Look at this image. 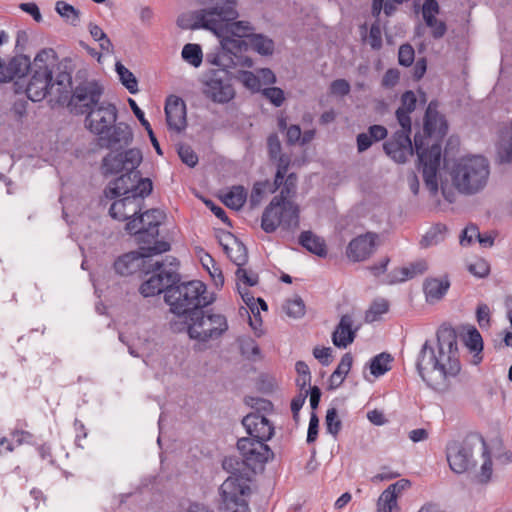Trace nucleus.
Returning a JSON list of instances; mask_svg holds the SVG:
<instances>
[{
  "label": "nucleus",
  "mask_w": 512,
  "mask_h": 512,
  "mask_svg": "<svg viewBox=\"0 0 512 512\" xmlns=\"http://www.w3.org/2000/svg\"><path fill=\"white\" fill-rule=\"evenodd\" d=\"M416 369L422 380L435 391L444 392L451 379L460 370L457 336L454 330L443 328L437 331V341L432 345L425 341L416 360Z\"/></svg>",
  "instance_id": "nucleus-1"
},
{
  "label": "nucleus",
  "mask_w": 512,
  "mask_h": 512,
  "mask_svg": "<svg viewBox=\"0 0 512 512\" xmlns=\"http://www.w3.org/2000/svg\"><path fill=\"white\" fill-rule=\"evenodd\" d=\"M56 65L57 59L53 49H43L37 53L26 88L30 100L38 102L52 93L61 95L71 86V75L68 72H55Z\"/></svg>",
  "instance_id": "nucleus-2"
},
{
  "label": "nucleus",
  "mask_w": 512,
  "mask_h": 512,
  "mask_svg": "<svg viewBox=\"0 0 512 512\" xmlns=\"http://www.w3.org/2000/svg\"><path fill=\"white\" fill-rule=\"evenodd\" d=\"M117 109L115 105L102 101L96 108L87 113L86 127L99 138V145L103 148L115 146H128L133 133L129 125L120 122L116 124Z\"/></svg>",
  "instance_id": "nucleus-3"
},
{
  "label": "nucleus",
  "mask_w": 512,
  "mask_h": 512,
  "mask_svg": "<svg viewBox=\"0 0 512 512\" xmlns=\"http://www.w3.org/2000/svg\"><path fill=\"white\" fill-rule=\"evenodd\" d=\"M165 302L170 311L177 316H186L198 312L213 302L208 295L206 285L199 280L172 284L165 292Z\"/></svg>",
  "instance_id": "nucleus-4"
},
{
  "label": "nucleus",
  "mask_w": 512,
  "mask_h": 512,
  "mask_svg": "<svg viewBox=\"0 0 512 512\" xmlns=\"http://www.w3.org/2000/svg\"><path fill=\"white\" fill-rule=\"evenodd\" d=\"M454 187L462 194L473 195L487 185L490 167L483 156H469L459 159L451 170Z\"/></svg>",
  "instance_id": "nucleus-5"
},
{
  "label": "nucleus",
  "mask_w": 512,
  "mask_h": 512,
  "mask_svg": "<svg viewBox=\"0 0 512 512\" xmlns=\"http://www.w3.org/2000/svg\"><path fill=\"white\" fill-rule=\"evenodd\" d=\"M228 329L226 316L211 309L192 313L186 322L187 334L200 350L207 349L210 343L218 341Z\"/></svg>",
  "instance_id": "nucleus-6"
},
{
  "label": "nucleus",
  "mask_w": 512,
  "mask_h": 512,
  "mask_svg": "<svg viewBox=\"0 0 512 512\" xmlns=\"http://www.w3.org/2000/svg\"><path fill=\"white\" fill-rule=\"evenodd\" d=\"M299 213L298 205L286 196L277 195L265 208L261 227L266 233H273L277 228L293 233L299 227Z\"/></svg>",
  "instance_id": "nucleus-7"
},
{
  "label": "nucleus",
  "mask_w": 512,
  "mask_h": 512,
  "mask_svg": "<svg viewBox=\"0 0 512 512\" xmlns=\"http://www.w3.org/2000/svg\"><path fill=\"white\" fill-rule=\"evenodd\" d=\"M250 494L249 478L232 472L219 488L221 512H250L247 501Z\"/></svg>",
  "instance_id": "nucleus-8"
},
{
  "label": "nucleus",
  "mask_w": 512,
  "mask_h": 512,
  "mask_svg": "<svg viewBox=\"0 0 512 512\" xmlns=\"http://www.w3.org/2000/svg\"><path fill=\"white\" fill-rule=\"evenodd\" d=\"M414 146L422 166L425 186L432 195H436L438 192L437 174L441 164V145L433 143L428 149H424L422 136L415 134Z\"/></svg>",
  "instance_id": "nucleus-9"
},
{
  "label": "nucleus",
  "mask_w": 512,
  "mask_h": 512,
  "mask_svg": "<svg viewBox=\"0 0 512 512\" xmlns=\"http://www.w3.org/2000/svg\"><path fill=\"white\" fill-rule=\"evenodd\" d=\"M477 445L481 446L485 455L486 442L477 435L469 436L462 442H453L447 447V461L453 472L462 474L476 465L473 450Z\"/></svg>",
  "instance_id": "nucleus-10"
},
{
  "label": "nucleus",
  "mask_w": 512,
  "mask_h": 512,
  "mask_svg": "<svg viewBox=\"0 0 512 512\" xmlns=\"http://www.w3.org/2000/svg\"><path fill=\"white\" fill-rule=\"evenodd\" d=\"M215 4L214 18L222 17L220 13L225 9H230L233 13L232 16L226 17L221 23L220 30L213 31L216 36H223L231 34L238 38L249 41L251 36L255 33L254 26L248 21H237L239 13L237 11V0H211Z\"/></svg>",
  "instance_id": "nucleus-11"
},
{
  "label": "nucleus",
  "mask_w": 512,
  "mask_h": 512,
  "mask_svg": "<svg viewBox=\"0 0 512 512\" xmlns=\"http://www.w3.org/2000/svg\"><path fill=\"white\" fill-rule=\"evenodd\" d=\"M200 4L203 6L201 9L178 18L177 24L179 27L190 30L205 29L213 33V31L220 30L223 19L232 16L233 13L230 9H225L220 13L222 17L216 20L214 18L215 4H212L211 0H200Z\"/></svg>",
  "instance_id": "nucleus-12"
},
{
  "label": "nucleus",
  "mask_w": 512,
  "mask_h": 512,
  "mask_svg": "<svg viewBox=\"0 0 512 512\" xmlns=\"http://www.w3.org/2000/svg\"><path fill=\"white\" fill-rule=\"evenodd\" d=\"M177 265L176 258H171L168 267L165 266L164 262L156 261L153 264V271L155 273L142 283L140 293L144 297H152L162 292L165 293L172 284L179 280V275L176 271Z\"/></svg>",
  "instance_id": "nucleus-13"
},
{
  "label": "nucleus",
  "mask_w": 512,
  "mask_h": 512,
  "mask_svg": "<svg viewBox=\"0 0 512 512\" xmlns=\"http://www.w3.org/2000/svg\"><path fill=\"white\" fill-rule=\"evenodd\" d=\"M204 95L215 103L230 102L235 96L231 76L226 69H210L203 80Z\"/></svg>",
  "instance_id": "nucleus-14"
},
{
  "label": "nucleus",
  "mask_w": 512,
  "mask_h": 512,
  "mask_svg": "<svg viewBox=\"0 0 512 512\" xmlns=\"http://www.w3.org/2000/svg\"><path fill=\"white\" fill-rule=\"evenodd\" d=\"M152 181L148 178H141L140 173L135 177L133 174H123L110 183L105 190L106 197L115 198L121 194L137 197L142 206L144 197L152 192Z\"/></svg>",
  "instance_id": "nucleus-15"
},
{
  "label": "nucleus",
  "mask_w": 512,
  "mask_h": 512,
  "mask_svg": "<svg viewBox=\"0 0 512 512\" xmlns=\"http://www.w3.org/2000/svg\"><path fill=\"white\" fill-rule=\"evenodd\" d=\"M163 218L161 210L150 209L128 221L125 229L129 234L137 236L139 242L149 243L158 237Z\"/></svg>",
  "instance_id": "nucleus-16"
},
{
  "label": "nucleus",
  "mask_w": 512,
  "mask_h": 512,
  "mask_svg": "<svg viewBox=\"0 0 512 512\" xmlns=\"http://www.w3.org/2000/svg\"><path fill=\"white\" fill-rule=\"evenodd\" d=\"M103 87L97 81H85L77 85L72 93L69 106L76 114H87L101 102Z\"/></svg>",
  "instance_id": "nucleus-17"
},
{
  "label": "nucleus",
  "mask_w": 512,
  "mask_h": 512,
  "mask_svg": "<svg viewBox=\"0 0 512 512\" xmlns=\"http://www.w3.org/2000/svg\"><path fill=\"white\" fill-rule=\"evenodd\" d=\"M142 161V153L138 149H129L123 153H109L103 158L102 169L104 174H118L126 171V174L138 176L136 168Z\"/></svg>",
  "instance_id": "nucleus-18"
},
{
  "label": "nucleus",
  "mask_w": 512,
  "mask_h": 512,
  "mask_svg": "<svg viewBox=\"0 0 512 512\" xmlns=\"http://www.w3.org/2000/svg\"><path fill=\"white\" fill-rule=\"evenodd\" d=\"M237 448L243 457V462L253 469L256 465L267 462L273 455L266 442L253 438L239 439Z\"/></svg>",
  "instance_id": "nucleus-19"
},
{
  "label": "nucleus",
  "mask_w": 512,
  "mask_h": 512,
  "mask_svg": "<svg viewBox=\"0 0 512 512\" xmlns=\"http://www.w3.org/2000/svg\"><path fill=\"white\" fill-rule=\"evenodd\" d=\"M410 133L411 131L401 128L383 144L385 153L396 163H405L413 155Z\"/></svg>",
  "instance_id": "nucleus-20"
},
{
  "label": "nucleus",
  "mask_w": 512,
  "mask_h": 512,
  "mask_svg": "<svg viewBox=\"0 0 512 512\" xmlns=\"http://www.w3.org/2000/svg\"><path fill=\"white\" fill-rule=\"evenodd\" d=\"M243 426L246 428L249 438L266 442L271 439L274 428L269 420L259 412L246 415L242 420Z\"/></svg>",
  "instance_id": "nucleus-21"
},
{
  "label": "nucleus",
  "mask_w": 512,
  "mask_h": 512,
  "mask_svg": "<svg viewBox=\"0 0 512 512\" xmlns=\"http://www.w3.org/2000/svg\"><path fill=\"white\" fill-rule=\"evenodd\" d=\"M165 114L170 130L179 133L186 128V105L181 98L177 96L168 97L165 104Z\"/></svg>",
  "instance_id": "nucleus-22"
},
{
  "label": "nucleus",
  "mask_w": 512,
  "mask_h": 512,
  "mask_svg": "<svg viewBox=\"0 0 512 512\" xmlns=\"http://www.w3.org/2000/svg\"><path fill=\"white\" fill-rule=\"evenodd\" d=\"M377 235L368 232L351 240L347 247V256L354 262L366 260L375 249Z\"/></svg>",
  "instance_id": "nucleus-23"
},
{
  "label": "nucleus",
  "mask_w": 512,
  "mask_h": 512,
  "mask_svg": "<svg viewBox=\"0 0 512 512\" xmlns=\"http://www.w3.org/2000/svg\"><path fill=\"white\" fill-rule=\"evenodd\" d=\"M358 330L359 326H354L353 316L343 315L332 333L333 344L338 348H346L354 341Z\"/></svg>",
  "instance_id": "nucleus-24"
},
{
  "label": "nucleus",
  "mask_w": 512,
  "mask_h": 512,
  "mask_svg": "<svg viewBox=\"0 0 512 512\" xmlns=\"http://www.w3.org/2000/svg\"><path fill=\"white\" fill-rule=\"evenodd\" d=\"M30 58L26 55H16L7 63L2 62L0 69V82H9L14 78H21L32 68Z\"/></svg>",
  "instance_id": "nucleus-25"
},
{
  "label": "nucleus",
  "mask_w": 512,
  "mask_h": 512,
  "mask_svg": "<svg viewBox=\"0 0 512 512\" xmlns=\"http://www.w3.org/2000/svg\"><path fill=\"white\" fill-rule=\"evenodd\" d=\"M219 244L237 267H242L247 263L248 253L245 245L231 233L223 234L219 238Z\"/></svg>",
  "instance_id": "nucleus-26"
},
{
  "label": "nucleus",
  "mask_w": 512,
  "mask_h": 512,
  "mask_svg": "<svg viewBox=\"0 0 512 512\" xmlns=\"http://www.w3.org/2000/svg\"><path fill=\"white\" fill-rule=\"evenodd\" d=\"M124 197L112 203L109 214L113 219L124 221L136 216L142 206L139 204L137 197L122 194Z\"/></svg>",
  "instance_id": "nucleus-27"
},
{
  "label": "nucleus",
  "mask_w": 512,
  "mask_h": 512,
  "mask_svg": "<svg viewBox=\"0 0 512 512\" xmlns=\"http://www.w3.org/2000/svg\"><path fill=\"white\" fill-rule=\"evenodd\" d=\"M439 9V4L436 0H426L422 5L423 19L427 27L431 29L432 36L435 39L442 38L447 31L445 22L436 18Z\"/></svg>",
  "instance_id": "nucleus-28"
},
{
  "label": "nucleus",
  "mask_w": 512,
  "mask_h": 512,
  "mask_svg": "<svg viewBox=\"0 0 512 512\" xmlns=\"http://www.w3.org/2000/svg\"><path fill=\"white\" fill-rule=\"evenodd\" d=\"M417 98L413 91H406L401 96V105L396 110V118L401 128L411 131V117L416 109Z\"/></svg>",
  "instance_id": "nucleus-29"
},
{
  "label": "nucleus",
  "mask_w": 512,
  "mask_h": 512,
  "mask_svg": "<svg viewBox=\"0 0 512 512\" xmlns=\"http://www.w3.org/2000/svg\"><path fill=\"white\" fill-rule=\"evenodd\" d=\"M450 282L448 278H430L424 282V293L429 302L440 300L448 291Z\"/></svg>",
  "instance_id": "nucleus-30"
},
{
  "label": "nucleus",
  "mask_w": 512,
  "mask_h": 512,
  "mask_svg": "<svg viewBox=\"0 0 512 512\" xmlns=\"http://www.w3.org/2000/svg\"><path fill=\"white\" fill-rule=\"evenodd\" d=\"M299 243L309 252L319 257L327 255L325 241L311 231L302 232L299 236Z\"/></svg>",
  "instance_id": "nucleus-31"
},
{
  "label": "nucleus",
  "mask_w": 512,
  "mask_h": 512,
  "mask_svg": "<svg viewBox=\"0 0 512 512\" xmlns=\"http://www.w3.org/2000/svg\"><path fill=\"white\" fill-rule=\"evenodd\" d=\"M427 269V262L425 260H418L414 263H411L409 266L394 270L391 283L403 282L412 279L415 276L422 275L427 271Z\"/></svg>",
  "instance_id": "nucleus-32"
},
{
  "label": "nucleus",
  "mask_w": 512,
  "mask_h": 512,
  "mask_svg": "<svg viewBox=\"0 0 512 512\" xmlns=\"http://www.w3.org/2000/svg\"><path fill=\"white\" fill-rule=\"evenodd\" d=\"M446 129L447 125L443 117L432 107V103H430L425 113L424 131L428 136H431L436 132L444 134Z\"/></svg>",
  "instance_id": "nucleus-33"
},
{
  "label": "nucleus",
  "mask_w": 512,
  "mask_h": 512,
  "mask_svg": "<svg viewBox=\"0 0 512 512\" xmlns=\"http://www.w3.org/2000/svg\"><path fill=\"white\" fill-rule=\"evenodd\" d=\"M251 48L262 56H270L274 52V41L268 36L254 33L248 41V49Z\"/></svg>",
  "instance_id": "nucleus-34"
},
{
  "label": "nucleus",
  "mask_w": 512,
  "mask_h": 512,
  "mask_svg": "<svg viewBox=\"0 0 512 512\" xmlns=\"http://www.w3.org/2000/svg\"><path fill=\"white\" fill-rule=\"evenodd\" d=\"M221 48L228 53V55H237L248 50V41L242 38L226 34L217 36Z\"/></svg>",
  "instance_id": "nucleus-35"
},
{
  "label": "nucleus",
  "mask_w": 512,
  "mask_h": 512,
  "mask_svg": "<svg viewBox=\"0 0 512 512\" xmlns=\"http://www.w3.org/2000/svg\"><path fill=\"white\" fill-rule=\"evenodd\" d=\"M139 260L140 258L135 253L125 254L114 262V269L121 276L130 275L138 269Z\"/></svg>",
  "instance_id": "nucleus-36"
},
{
  "label": "nucleus",
  "mask_w": 512,
  "mask_h": 512,
  "mask_svg": "<svg viewBox=\"0 0 512 512\" xmlns=\"http://www.w3.org/2000/svg\"><path fill=\"white\" fill-rule=\"evenodd\" d=\"M247 192L242 186H233L222 196V202L229 208L239 210L246 202Z\"/></svg>",
  "instance_id": "nucleus-37"
},
{
  "label": "nucleus",
  "mask_w": 512,
  "mask_h": 512,
  "mask_svg": "<svg viewBox=\"0 0 512 512\" xmlns=\"http://www.w3.org/2000/svg\"><path fill=\"white\" fill-rule=\"evenodd\" d=\"M446 226L442 224H436L432 226L422 237L420 246L422 248H428L439 244L445 239Z\"/></svg>",
  "instance_id": "nucleus-38"
},
{
  "label": "nucleus",
  "mask_w": 512,
  "mask_h": 512,
  "mask_svg": "<svg viewBox=\"0 0 512 512\" xmlns=\"http://www.w3.org/2000/svg\"><path fill=\"white\" fill-rule=\"evenodd\" d=\"M205 60L208 64L218 67L217 69L228 70L234 65L233 59L221 47L216 51L206 54Z\"/></svg>",
  "instance_id": "nucleus-39"
},
{
  "label": "nucleus",
  "mask_w": 512,
  "mask_h": 512,
  "mask_svg": "<svg viewBox=\"0 0 512 512\" xmlns=\"http://www.w3.org/2000/svg\"><path fill=\"white\" fill-rule=\"evenodd\" d=\"M392 357L388 353H380L370 361V372L375 377L384 375L391 369Z\"/></svg>",
  "instance_id": "nucleus-40"
},
{
  "label": "nucleus",
  "mask_w": 512,
  "mask_h": 512,
  "mask_svg": "<svg viewBox=\"0 0 512 512\" xmlns=\"http://www.w3.org/2000/svg\"><path fill=\"white\" fill-rule=\"evenodd\" d=\"M116 72L123 86L131 93L135 94L138 92V81L134 74L127 69L121 62H117L115 65Z\"/></svg>",
  "instance_id": "nucleus-41"
},
{
  "label": "nucleus",
  "mask_w": 512,
  "mask_h": 512,
  "mask_svg": "<svg viewBox=\"0 0 512 512\" xmlns=\"http://www.w3.org/2000/svg\"><path fill=\"white\" fill-rule=\"evenodd\" d=\"M55 10L66 22L73 26H76L80 21L79 10L65 1H57L55 4Z\"/></svg>",
  "instance_id": "nucleus-42"
},
{
  "label": "nucleus",
  "mask_w": 512,
  "mask_h": 512,
  "mask_svg": "<svg viewBox=\"0 0 512 512\" xmlns=\"http://www.w3.org/2000/svg\"><path fill=\"white\" fill-rule=\"evenodd\" d=\"M388 309L389 304L387 300L383 298L374 300L365 313V321L367 323L378 321L383 314L388 312Z\"/></svg>",
  "instance_id": "nucleus-43"
},
{
  "label": "nucleus",
  "mask_w": 512,
  "mask_h": 512,
  "mask_svg": "<svg viewBox=\"0 0 512 512\" xmlns=\"http://www.w3.org/2000/svg\"><path fill=\"white\" fill-rule=\"evenodd\" d=\"M181 54L182 58L194 67H199L202 63L203 53L198 44H186Z\"/></svg>",
  "instance_id": "nucleus-44"
},
{
  "label": "nucleus",
  "mask_w": 512,
  "mask_h": 512,
  "mask_svg": "<svg viewBox=\"0 0 512 512\" xmlns=\"http://www.w3.org/2000/svg\"><path fill=\"white\" fill-rule=\"evenodd\" d=\"M394 494L389 490H384L377 501V512H393L398 510V502Z\"/></svg>",
  "instance_id": "nucleus-45"
},
{
  "label": "nucleus",
  "mask_w": 512,
  "mask_h": 512,
  "mask_svg": "<svg viewBox=\"0 0 512 512\" xmlns=\"http://www.w3.org/2000/svg\"><path fill=\"white\" fill-rule=\"evenodd\" d=\"M283 309L292 318H300L305 314V304L299 296L287 299Z\"/></svg>",
  "instance_id": "nucleus-46"
},
{
  "label": "nucleus",
  "mask_w": 512,
  "mask_h": 512,
  "mask_svg": "<svg viewBox=\"0 0 512 512\" xmlns=\"http://www.w3.org/2000/svg\"><path fill=\"white\" fill-rule=\"evenodd\" d=\"M238 342L241 354L246 358H254L260 354L259 346L253 338L249 336L240 337Z\"/></svg>",
  "instance_id": "nucleus-47"
},
{
  "label": "nucleus",
  "mask_w": 512,
  "mask_h": 512,
  "mask_svg": "<svg viewBox=\"0 0 512 512\" xmlns=\"http://www.w3.org/2000/svg\"><path fill=\"white\" fill-rule=\"evenodd\" d=\"M325 424L326 430L329 434L336 436L340 432L342 428V422L338 417L336 408H330L327 410Z\"/></svg>",
  "instance_id": "nucleus-48"
},
{
  "label": "nucleus",
  "mask_w": 512,
  "mask_h": 512,
  "mask_svg": "<svg viewBox=\"0 0 512 512\" xmlns=\"http://www.w3.org/2000/svg\"><path fill=\"white\" fill-rule=\"evenodd\" d=\"M466 346L473 352H480L483 349V340L479 331L472 327L467 331L465 338Z\"/></svg>",
  "instance_id": "nucleus-49"
},
{
  "label": "nucleus",
  "mask_w": 512,
  "mask_h": 512,
  "mask_svg": "<svg viewBox=\"0 0 512 512\" xmlns=\"http://www.w3.org/2000/svg\"><path fill=\"white\" fill-rule=\"evenodd\" d=\"M170 250V244L166 241H155L152 246L141 247V257L148 258Z\"/></svg>",
  "instance_id": "nucleus-50"
},
{
  "label": "nucleus",
  "mask_w": 512,
  "mask_h": 512,
  "mask_svg": "<svg viewBox=\"0 0 512 512\" xmlns=\"http://www.w3.org/2000/svg\"><path fill=\"white\" fill-rule=\"evenodd\" d=\"M382 10H384L386 16H391L395 12L396 7L388 0H373L372 15L378 18Z\"/></svg>",
  "instance_id": "nucleus-51"
},
{
  "label": "nucleus",
  "mask_w": 512,
  "mask_h": 512,
  "mask_svg": "<svg viewBox=\"0 0 512 512\" xmlns=\"http://www.w3.org/2000/svg\"><path fill=\"white\" fill-rule=\"evenodd\" d=\"M262 95L276 107L281 106L285 100L283 90L278 87L265 88L262 90Z\"/></svg>",
  "instance_id": "nucleus-52"
},
{
  "label": "nucleus",
  "mask_w": 512,
  "mask_h": 512,
  "mask_svg": "<svg viewBox=\"0 0 512 512\" xmlns=\"http://www.w3.org/2000/svg\"><path fill=\"white\" fill-rule=\"evenodd\" d=\"M178 155L183 163L189 167H194L198 162V157L193 149L188 145H180Z\"/></svg>",
  "instance_id": "nucleus-53"
},
{
  "label": "nucleus",
  "mask_w": 512,
  "mask_h": 512,
  "mask_svg": "<svg viewBox=\"0 0 512 512\" xmlns=\"http://www.w3.org/2000/svg\"><path fill=\"white\" fill-rule=\"evenodd\" d=\"M468 270L471 274L483 278L489 274L490 266L484 259H477L468 265Z\"/></svg>",
  "instance_id": "nucleus-54"
},
{
  "label": "nucleus",
  "mask_w": 512,
  "mask_h": 512,
  "mask_svg": "<svg viewBox=\"0 0 512 512\" xmlns=\"http://www.w3.org/2000/svg\"><path fill=\"white\" fill-rule=\"evenodd\" d=\"M414 49L409 44L401 45L398 52L399 64L405 67L410 66L414 61Z\"/></svg>",
  "instance_id": "nucleus-55"
},
{
  "label": "nucleus",
  "mask_w": 512,
  "mask_h": 512,
  "mask_svg": "<svg viewBox=\"0 0 512 512\" xmlns=\"http://www.w3.org/2000/svg\"><path fill=\"white\" fill-rule=\"evenodd\" d=\"M237 279L247 286H255L258 283V274L253 271H248L245 268L238 267L236 271Z\"/></svg>",
  "instance_id": "nucleus-56"
},
{
  "label": "nucleus",
  "mask_w": 512,
  "mask_h": 512,
  "mask_svg": "<svg viewBox=\"0 0 512 512\" xmlns=\"http://www.w3.org/2000/svg\"><path fill=\"white\" fill-rule=\"evenodd\" d=\"M239 80L243 83V85L251 90H259L260 89V80L258 76L250 71H241L238 76Z\"/></svg>",
  "instance_id": "nucleus-57"
},
{
  "label": "nucleus",
  "mask_w": 512,
  "mask_h": 512,
  "mask_svg": "<svg viewBox=\"0 0 512 512\" xmlns=\"http://www.w3.org/2000/svg\"><path fill=\"white\" fill-rule=\"evenodd\" d=\"M350 89V84L345 79H337L330 84V92L333 95L346 96L350 93Z\"/></svg>",
  "instance_id": "nucleus-58"
},
{
  "label": "nucleus",
  "mask_w": 512,
  "mask_h": 512,
  "mask_svg": "<svg viewBox=\"0 0 512 512\" xmlns=\"http://www.w3.org/2000/svg\"><path fill=\"white\" fill-rule=\"evenodd\" d=\"M268 153L271 160H276V158L282 154L281 153V142L277 134L269 135L267 139Z\"/></svg>",
  "instance_id": "nucleus-59"
},
{
  "label": "nucleus",
  "mask_w": 512,
  "mask_h": 512,
  "mask_svg": "<svg viewBox=\"0 0 512 512\" xmlns=\"http://www.w3.org/2000/svg\"><path fill=\"white\" fill-rule=\"evenodd\" d=\"M478 237H480L478 227L475 225H469L462 232V236L460 237V244L462 246H468L472 243L474 238L478 239Z\"/></svg>",
  "instance_id": "nucleus-60"
},
{
  "label": "nucleus",
  "mask_w": 512,
  "mask_h": 512,
  "mask_svg": "<svg viewBox=\"0 0 512 512\" xmlns=\"http://www.w3.org/2000/svg\"><path fill=\"white\" fill-rule=\"evenodd\" d=\"M483 457H484V462L481 466V472L478 477H479L480 482L486 483L490 480L491 475H492V461H491V458L489 456V452L487 449H486V454L485 455L483 454Z\"/></svg>",
  "instance_id": "nucleus-61"
},
{
  "label": "nucleus",
  "mask_w": 512,
  "mask_h": 512,
  "mask_svg": "<svg viewBox=\"0 0 512 512\" xmlns=\"http://www.w3.org/2000/svg\"><path fill=\"white\" fill-rule=\"evenodd\" d=\"M478 324L481 328H487L490 325V309L486 304H479L476 310Z\"/></svg>",
  "instance_id": "nucleus-62"
},
{
  "label": "nucleus",
  "mask_w": 512,
  "mask_h": 512,
  "mask_svg": "<svg viewBox=\"0 0 512 512\" xmlns=\"http://www.w3.org/2000/svg\"><path fill=\"white\" fill-rule=\"evenodd\" d=\"M331 353L332 349L330 347H315L313 349L314 357L324 366L331 363Z\"/></svg>",
  "instance_id": "nucleus-63"
},
{
  "label": "nucleus",
  "mask_w": 512,
  "mask_h": 512,
  "mask_svg": "<svg viewBox=\"0 0 512 512\" xmlns=\"http://www.w3.org/2000/svg\"><path fill=\"white\" fill-rule=\"evenodd\" d=\"M352 362V355L350 353L344 354L334 372H336L337 375H341L342 377L345 378L351 369Z\"/></svg>",
  "instance_id": "nucleus-64"
}]
</instances>
